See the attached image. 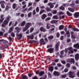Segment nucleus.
<instances>
[{
  "mask_svg": "<svg viewBox=\"0 0 79 79\" xmlns=\"http://www.w3.org/2000/svg\"><path fill=\"white\" fill-rule=\"evenodd\" d=\"M68 72V69L67 68H65L64 70V71H62V73H63L64 72V73H67V72Z\"/></svg>",
  "mask_w": 79,
  "mask_h": 79,
  "instance_id": "58836bf2",
  "label": "nucleus"
},
{
  "mask_svg": "<svg viewBox=\"0 0 79 79\" xmlns=\"http://www.w3.org/2000/svg\"><path fill=\"white\" fill-rule=\"evenodd\" d=\"M66 66L68 68H69L70 67V64L69 63H67L66 65Z\"/></svg>",
  "mask_w": 79,
  "mask_h": 79,
  "instance_id": "864d4df0",
  "label": "nucleus"
},
{
  "mask_svg": "<svg viewBox=\"0 0 79 79\" xmlns=\"http://www.w3.org/2000/svg\"><path fill=\"white\" fill-rule=\"evenodd\" d=\"M75 58L76 61H78L79 59V54L78 53L76 54L75 56Z\"/></svg>",
  "mask_w": 79,
  "mask_h": 79,
  "instance_id": "4468645a",
  "label": "nucleus"
},
{
  "mask_svg": "<svg viewBox=\"0 0 79 79\" xmlns=\"http://www.w3.org/2000/svg\"><path fill=\"white\" fill-rule=\"evenodd\" d=\"M44 72L41 71L40 72V73H39V76H42L44 74Z\"/></svg>",
  "mask_w": 79,
  "mask_h": 79,
  "instance_id": "cd10ccee",
  "label": "nucleus"
},
{
  "mask_svg": "<svg viewBox=\"0 0 79 79\" xmlns=\"http://www.w3.org/2000/svg\"><path fill=\"white\" fill-rule=\"evenodd\" d=\"M71 39H76V37L73 35H71Z\"/></svg>",
  "mask_w": 79,
  "mask_h": 79,
  "instance_id": "774afa93",
  "label": "nucleus"
},
{
  "mask_svg": "<svg viewBox=\"0 0 79 79\" xmlns=\"http://www.w3.org/2000/svg\"><path fill=\"white\" fill-rule=\"evenodd\" d=\"M16 4L15 3L13 4L12 8L13 9H15V8H16Z\"/></svg>",
  "mask_w": 79,
  "mask_h": 79,
  "instance_id": "de8ad7c7",
  "label": "nucleus"
},
{
  "mask_svg": "<svg viewBox=\"0 0 79 79\" xmlns=\"http://www.w3.org/2000/svg\"><path fill=\"white\" fill-rule=\"evenodd\" d=\"M45 10L47 11V12H50L51 11H52V9L49 8L48 7L46 8Z\"/></svg>",
  "mask_w": 79,
  "mask_h": 79,
  "instance_id": "b1692460",
  "label": "nucleus"
},
{
  "mask_svg": "<svg viewBox=\"0 0 79 79\" xmlns=\"http://www.w3.org/2000/svg\"><path fill=\"white\" fill-rule=\"evenodd\" d=\"M53 4H56V2H53L52 3V5L49 7L50 8H53V7H54V5Z\"/></svg>",
  "mask_w": 79,
  "mask_h": 79,
  "instance_id": "c9c22d12",
  "label": "nucleus"
},
{
  "mask_svg": "<svg viewBox=\"0 0 79 79\" xmlns=\"http://www.w3.org/2000/svg\"><path fill=\"white\" fill-rule=\"evenodd\" d=\"M64 50H63L60 52V58H63V55H64Z\"/></svg>",
  "mask_w": 79,
  "mask_h": 79,
  "instance_id": "f3484780",
  "label": "nucleus"
},
{
  "mask_svg": "<svg viewBox=\"0 0 79 79\" xmlns=\"http://www.w3.org/2000/svg\"><path fill=\"white\" fill-rule=\"evenodd\" d=\"M39 7L38 6L37 7H36V13H39Z\"/></svg>",
  "mask_w": 79,
  "mask_h": 79,
  "instance_id": "37998d69",
  "label": "nucleus"
},
{
  "mask_svg": "<svg viewBox=\"0 0 79 79\" xmlns=\"http://www.w3.org/2000/svg\"><path fill=\"white\" fill-rule=\"evenodd\" d=\"M59 10H62V11H64V10H65L64 7H63V6H61L59 7Z\"/></svg>",
  "mask_w": 79,
  "mask_h": 79,
  "instance_id": "473e14b6",
  "label": "nucleus"
},
{
  "mask_svg": "<svg viewBox=\"0 0 79 79\" xmlns=\"http://www.w3.org/2000/svg\"><path fill=\"white\" fill-rule=\"evenodd\" d=\"M73 47H75V48H77L78 49H79V43H77V44H74L73 45Z\"/></svg>",
  "mask_w": 79,
  "mask_h": 79,
  "instance_id": "412c9836",
  "label": "nucleus"
},
{
  "mask_svg": "<svg viewBox=\"0 0 79 79\" xmlns=\"http://www.w3.org/2000/svg\"><path fill=\"white\" fill-rule=\"evenodd\" d=\"M47 48H52V45H47Z\"/></svg>",
  "mask_w": 79,
  "mask_h": 79,
  "instance_id": "052dcab7",
  "label": "nucleus"
},
{
  "mask_svg": "<svg viewBox=\"0 0 79 79\" xmlns=\"http://www.w3.org/2000/svg\"><path fill=\"white\" fill-rule=\"evenodd\" d=\"M11 35L12 37H15V33H14L13 32H12L11 33Z\"/></svg>",
  "mask_w": 79,
  "mask_h": 79,
  "instance_id": "3c124183",
  "label": "nucleus"
},
{
  "mask_svg": "<svg viewBox=\"0 0 79 79\" xmlns=\"http://www.w3.org/2000/svg\"><path fill=\"white\" fill-rule=\"evenodd\" d=\"M74 18H77L79 17V12H76L73 15Z\"/></svg>",
  "mask_w": 79,
  "mask_h": 79,
  "instance_id": "9d476101",
  "label": "nucleus"
},
{
  "mask_svg": "<svg viewBox=\"0 0 79 79\" xmlns=\"http://www.w3.org/2000/svg\"><path fill=\"white\" fill-rule=\"evenodd\" d=\"M31 23L29 22L26 23L24 28H23V32H26L31 27Z\"/></svg>",
  "mask_w": 79,
  "mask_h": 79,
  "instance_id": "f03ea898",
  "label": "nucleus"
},
{
  "mask_svg": "<svg viewBox=\"0 0 79 79\" xmlns=\"http://www.w3.org/2000/svg\"><path fill=\"white\" fill-rule=\"evenodd\" d=\"M64 27V25H61L59 26V30H62Z\"/></svg>",
  "mask_w": 79,
  "mask_h": 79,
  "instance_id": "c756f323",
  "label": "nucleus"
},
{
  "mask_svg": "<svg viewBox=\"0 0 79 79\" xmlns=\"http://www.w3.org/2000/svg\"><path fill=\"white\" fill-rule=\"evenodd\" d=\"M68 50H69V51L68 52L69 54H73L74 53V51L72 47H69L68 48Z\"/></svg>",
  "mask_w": 79,
  "mask_h": 79,
  "instance_id": "423d86ee",
  "label": "nucleus"
},
{
  "mask_svg": "<svg viewBox=\"0 0 79 79\" xmlns=\"http://www.w3.org/2000/svg\"><path fill=\"white\" fill-rule=\"evenodd\" d=\"M33 42H34V43H37V41L34 40L30 41V44H33Z\"/></svg>",
  "mask_w": 79,
  "mask_h": 79,
  "instance_id": "a18cd8bd",
  "label": "nucleus"
},
{
  "mask_svg": "<svg viewBox=\"0 0 79 79\" xmlns=\"http://www.w3.org/2000/svg\"><path fill=\"white\" fill-rule=\"evenodd\" d=\"M48 50L50 53H52L54 51V48H49L48 49Z\"/></svg>",
  "mask_w": 79,
  "mask_h": 79,
  "instance_id": "f8f14e48",
  "label": "nucleus"
},
{
  "mask_svg": "<svg viewBox=\"0 0 79 79\" xmlns=\"http://www.w3.org/2000/svg\"><path fill=\"white\" fill-rule=\"evenodd\" d=\"M5 2L4 1H2L0 2V4H1V6L2 8L4 9L5 8V4H4Z\"/></svg>",
  "mask_w": 79,
  "mask_h": 79,
  "instance_id": "6e6552de",
  "label": "nucleus"
},
{
  "mask_svg": "<svg viewBox=\"0 0 79 79\" xmlns=\"http://www.w3.org/2000/svg\"><path fill=\"white\" fill-rule=\"evenodd\" d=\"M14 28V27H10L9 30V33H11V32H12V31H13V30Z\"/></svg>",
  "mask_w": 79,
  "mask_h": 79,
  "instance_id": "72a5a7b5",
  "label": "nucleus"
},
{
  "mask_svg": "<svg viewBox=\"0 0 79 79\" xmlns=\"http://www.w3.org/2000/svg\"><path fill=\"white\" fill-rule=\"evenodd\" d=\"M22 79H27V77L26 75H24L23 76Z\"/></svg>",
  "mask_w": 79,
  "mask_h": 79,
  "instance_id": "5fc2aeb1",
  "label": "nucleus"
},
{
  "mask_svg": "<svg viewBox=\"0 0 79 79\" xmlns=\"http://www.w3.org/2000/svg\"><path fill=\"white\" fill-rule=\"evenodd\" d=\"M67 15L68 16H73V15L71 13L69 12V11H67L66 12Z\"/></svg>",
  "mask_w": 79,
  "mask_h": 79,
  "instance_id": "393cba45",
  "label": "nucleus"
},
{
  "mask_svg": "<svg viewBox=\"0 0 79 79\" xmlns=\"http://www.w3.org/2000/svg\"><path fill=\"white\" fill-rule=\"evenodd\" d=\"M43 13H46V11H45V10H43L40 11V12L39 14L40 15H42Z\"/></svg>",
  "mask_w": 79,
  "mask_h": 79,
  "instance_id": "2f4dec72",
  "label": "nucleus"
},
{
  "mask_svg": "<svg viewBox=\"0 0 79 79\" xmlns=\"http://www.w3.org/2000/svg\"><path fill=\"white\" fill-rule=\"evenodd\" d=\"M72 30H73V31H77V32H79V29L76 28H73L72 29Z\"/></svg>",
  "mask_w": 79,
  "mask_h": 79,
  "instance_id": "e433bc0d",
  "label": "nucleus"
},
{
  "mask_svg": "<svg viewBox=\"0 0 79 79\" xmlns=\"http://www.w3.org/2000/svg\"><path fill=\"white\" fill-rule=\"evenodd\" d=\"M48 76L49 78H51V77H52V74H51V73L49 72L48 73Z\"/></svg>",
  "mask_w": 79,
  "mask_h": 79,
  "instance_id": "09e8293b",
  "label": "nucleus"
},
{
  "mask_svg": "<svg viewBox=\"0 0 79 79\" xmlns=\"http://www.w3.org/2000/svg\"><path fill=\"white\" fill-rule=\"evenodd\" d=\"M3 34L4 33L3 32L0 31V37H2L3 35Z\"/></svg>",
  "mask_w": 79,
  "mask_h": 79,
  "instance_id": "49530a36",
  "label": "nucleus"
},
{
  "mask_svg": "<svg viewBox=\"0 0 79 79\" xmlns=\"http://www.w3.org/2000/svg\"><path fill=\"white\" fill-rule=\"evenodd\" d=\"M70 6H71V7H72V8H76L75 7V3H71L70 4Z\"/></svg>",
  "mask_w": 79,
  "mask_h": 79,
  "instance_id": "aec40b11",
  "label": "nucleus"
},
{
  "mask_svg": "<svg viewBox=\"0 0 79 79\" xmlns=\"http://www.w3.org/2000/svg\"><path fill=\"white\" fill-rule=\"evenodd\" d=\"M48 69L49 71H51V72H52V71H53V67L52 66L49 67L48 68Z\"/></svg>",
  "mask_w": 79,
  "mask_h": 79,
  "instance_id": "6ab92c4d",
  "label": "nucleus"
},
{
  "mask_svg": "<svg viewBox=\"0 0 79 79\" xmlns=\"http://www.w3.org/2000/svg\"><path fill=\"white\" fill-rule=\"evenodd\" d=\"M53 38H54L53 35L49 36L48 37V39L49 41H50L52 39H53Z\"/></svg>",
  "mask_w": 79,
  "mask_h": 79,
  "instance_id": "dca6fc26",
  "label": "nucleus"
},
{
  "mask_svg": "<svg viewBox=\"0 0 79 79\" xmlns=\"http://www.w3.org/2000/svg\"><path fill=\"white\" fill-rule=\"evenodd\" d=\"M16 36L17 37L18 40H20L23 37V35L21 33L19 34V35H18V33H17Z\"/></svg>",
  "mask_w": 79,
  "mask_h": 79,
  "instance_id": "0eeeda50",
  "label": "nucleus"
},
{
  "mask_svg": "<svg viewBox=\"0 0 79 79\" xmlns=\"http://www.w3.org/2000/svg\"><path fill=\"white\" fill-rule=\"evenodd\" d=\"M48 16L49 17H52V16H53V15L51 13H49L48 14Z\"/></svg>",
  "mask_w": 79,
  "mask_h": 79,
  "instance_id": "ea45409f",
  "label": "nucleus"
},
{
  "mask_svg": "<svg viewBox=\"0 0 79 79\" xmlns=\"http://www.w3.org/2000/svg\"><path fill=\"white\" fill-rule=\"evenodd\" d=\"M46 17H47V15L44 14L42 15L41 19L43 20L45 19Z\"/></svg>",
  "mask_w": 79,
  "mask_h": 79,
  "instance_id": "2eb2a0df",
  "label": "nucleus"
},
{
  "mask_svg": "<svg viewBox=\"0 0 79 79\" xmlns=\"http://www.w3.org/2000/svg\"><path fill=\"white\" fill-rule=\"evenodd\" d=\"M69 73V77L70 78H74L75 77V76H76V74L74 73V72H72L71 71H70Z\"/></svg>",
  "mask_w": 79,
  "mask_h": 79,
  "instance_id": "7ed1b4c3",
  "label": "nucleus"
},
{
  "mask_svg": "<svg viewBox=\"0 0 79 79\" xmlns=\"http://www.w3.org/2000/svg\"><path fill=\"white\" fill-rule=\"evenodd\" d=\"M15 29L16 30V31H17V32L18 33H19V31H21V28L18 27H15Z\"/></svg>",
  "mask_w": 79,
  "mask_h": 79,
  "instance_id": "5701e85b",
  "label": "nucleus"
},
{
  "mask_svg": "<svg viewBox=\"0 0 79 79\" xmlns=\"http://www.w3.org/2000/svg\"><path fill=\"white\" fill-rule=\"evenodd\" d=\"M64 13L62 12H60L59 13V15H64Z\"/></svg>",
  "mask_w": 79,
  "mask_h": 79,
  "instance_id": "338daca9",
  "label": "nucleus"
},
{
  "mask_svg": "<svg viewBox=\"0 0 79 79\" xmlns=\"http://www.w3.org/2000/svg\"><path fill=\"white\" fill-rule=\"evenodd\" d=\"M26 21H23L21 23V24H20V26L21 27H23V26H24V25H25V24H26Z\"/></svg>",
  "mask_w": 79,
  "mask_h": 79,
  "instance_id": "a878e982",
  "label": "nucleus"
},
{
  "mask_svg": "<svg viewBox=\"0 0 79 79\" xmlns=\"http://www.w3.org/2000/svg\"><path fill=\"white\" fill-rule=\"evenodd\" d=\"M61 76L62 78H65V77H66V75L65 74L62 75Z\"/></svg>",
  "mask_w": 79,
  "mask_h": 79,
  "instance_id": "6e6d98bb",
  "label": "nucleus"
},
{
  "mask_svg": "<svg viewBox=\"0 0 79 79\" xmlns=\"http://www.w3.org/2000/svg\"><path fill=\"white\" fill-rule=\"evenodd\" d=\"M60 44V41L58 42L55 45V51L56 52H58L59 51V46Z\"/></svg>",
  "mask_w": 79,
  "mask_h": 79,
  "instance_id": "20e7f679",
  "label": "nucleus"
},
{
  "mask_svg": "<svg viewBox=\"0 0 79 79\" xmlns=\"http://www.w3.org/2000/svg\"><path fill=\"white\" fill-rule=\"evenodd\" d=\"M40 44H41L42 45H45V44H46V43L45 42V41H44V38H42L40 40Z\"/></svg>",
  "mask_w": 79,
  "mask_h": 79,
  "instance_id": "9b49d317",
  "label": "nucleus"
},
{
  "mask_svg": "<svg viewBox=\"0 0 79 79\" xmlns=\"http://www.w3.org/2000/svg\"><path fill=\"white\" fill-rule=\"evenodd\" d=\"M53 75L55 76H60V73L56 71H54L53 73Z\"/></svg>",
  "mask_w": 79,
  "mask_h": 79,
  "instance_id": "1a4fd4ad",
  "label": "nucleus"
},
{
  "mask_svg": "<svg viewBox=\"0 0 79 79\" xmlns=\"http://www.w3.org/2000/svg\"><path fill=\"white\" fill-rule=\"evenodd\" d=\"M11 19V17L8 16L7 17L6 19L5 20L2 24V27H5V26L8 24V23L10 21V19Z\"/></svg>",
  "mask_w": 79,
  "mask_h": 79,
  "instance_id": "f257e3e1",
  "label": "nucleus"
},
{
  "mask_svg": "<svg viewBox=\"0 0 79 79\" xmlns=\"http://www.w3.org/2000/svg\"><path fill=\"white\" fill-rule=\"evenodd\" d=\"M70 63H73V64H74V62H75L74 59L73 58L71 59L70 61Z\"/></svg>",
  "mask_w": 79,
  "mask_h": 79,
  "instance_id": "4c0bfd02",
  "label": "nucleus"
},
{
  "mask_svg": "<svg viewBox=\"0 0 79 79\" xmlns=\"http://www.w3.org/2000/svg\"><path fill=\"white\" fill-rule=\"evenodd\" d=\"M51 26V25L49 23H48L46 25L47 28V29H50V27Z\"/></svg>",
  "mask_w": 79,
  "mask_h": 79,
  "instance_id": "bb28decb",
  "label": "nucleus"
},
{
  "mask_svg": "<svg viewBox=\"0 0 79 79\" xmlns=\"http://www.w3.org/2000/svg\"><path fill=\"white\" fill-rule=\"evenodd\" d=\"M58 20H52L50 22V23H51V24H55V23H58Z\"/></svg>",
  "mask_w": 79,
  "mask_h": 79,
  "instance_id": "4be33fe9",
  "label": "nucleus"
},
{
  "mask_svg": "<svg viewBox=\"0 0 79 79\" xmlns=\"http://www.w3.org/2000/svg\"><path fill=\"white\" fill-rule=\"evenodd\" d=\"M3 44H5V45L7 44H8V41H5L3 43Z\"/></svg>",
  "mask_w": 79,
  "mask_h": 79,
  "instance_id": "bf43d9fd",
  "label": "nucleus"
},
{
  "mask_svg": "<svg viewBox=\"0 0 79 79\" xmlns=\"http://www.w3.org/2000/svg\"><path fill=\"white\" fill-rule=\"evenodd\" d=\"M32 9H33V7H32V6H31L28 9V11H30L32 10Z\"/></svg>",
  "mask_w": 79,
  "mask_h": 79,
  "instance_id": "79ce46f5",
  "label": "nucleus"
},
{
  "mask_svg": "<svg viewBox=\"0 0 79 79\" xmlns=\"http://www.w3.org/2000/svg\"><path fill=\"white\" fill-rule=\"evenodd\" d=\"M52 13L53 15H56V14L57 13V10H53L52 11Z\"/></svg>",
  "mask_w": 79,
  "mask_h": 79,
  "instance_id": "f704fd0d",
  "label": "nucleus"
},
{
  "mask_svg": "<svg viewBox=\"0 0 79 79\" xmlns=\"http://www.w3.org/2000/svg\"><path fill=\"white\" fill-rule=\"evenodd\" d=\"M35 15H36V12H35V9H34L33 11L32 15L33 16H34Z\"/></svg>",
  "mask_w": 79,
  "mask_h": 79,
  "instance_id": "a19ab883",
  "label": "nucleus"
},
{
  "mask_svg": "<svg viewBox=\"0 0 79 79\" xmlns=\"http://www.w3.org/2000/svg\"><path fill=\"white\" fill-rule=\"evenodd\" d=\"M27 37L29 38V39H30L31 40H32L34 39V35H32L31 36L28 35L27 36Z\"/></svg>",
  "mask_w": 79,
  "mask_h": 79,
  "instance_id": "c85d7f7f",
  "label": "nucleus"
},
{
  "mask_svg": "<svg viewBox=\"0 0 79 79\" xmlns=\"http://www.w3.org/2000/svg\"><path fill=\"white\" fill-rule=\"evenodd\" d=\"M67 28L66 27H65L64 29V31L65 32H66V34L67 35V37H70V33L69 32V31H67Z\"/></svg>",
  "mask_w": 79,
  "mask_h": 79,
  "instance_id": "39448f33",
  "label": "nucleus"
},
{
  "mask_svg": "<svg viewBox=\"0 0 79 79\" xmlns=\"http://www.w3.org/2000/svg\"><path fill=\"white\" fill-rule=\"evenodd\" d=\"M71 40L70 39H68L67 40V43H69V42H70Z\"/></svg>",
  "mask_w": 79,
  "mask_h": 79,
  "instance_id": "e2e57ef3",
  "label": "nucleus"
},
{
  "mask_svg": "<svg viewBox=\"0 0 79 79\" xmlns=\"http://www.w3.org/2000/svg\"><path fill=\"white\" fill-rule=\"evenodd\" d=\"M61 63L63 64H66V61L64 60H61Z\"/></svg>",
  "mask_w": 79,
  "mask_h": 79,
  "instance_id": "4d7b16f0",
  "label": "nucleus"
},
{
  "mask_svg": "<svg viewBox=\"0 0 79 79\" xmlns=\"http://www.w3.org/2000/svg\"><path fill=\"white\" fill-rule=\"evenodd\" d=\"M44 41L45 42V43H46V44L47 42H48V39H47V38L46 37V38H44Z\"/></svg>",
  "mask_w": 79,
  "mask_h": 79,
  "instance_id": "13d9d810",
  "label": "nucleus"
},
{
  "mask_svg": "<svg viewBox=\"0 0 79 79\" xmlns=\"http://www.w3.org/2000/svg\"><path fill=\"white\" fill-rule=\"evenodd\" d=\"M52 19H58V17L57 15H55L53 16Z\"/></svg>",
  "mask_w": 79,
  "mask_h": 79,
  "instance_id": "7c9ffc66",
  "label": "nucleus"
},
{
  "mask_svg": "<svg viewBox=\"0 0 79 79\" xmlns=\"http://www.w3.org/2000/svg\"><path fill=\"white\" fill-rule=\"evenodd\" d=\"M40 31H41V32H46L47 31V30L45 28H43V27H41L40 29Z\"/></svg>",
  "mask_w": 79,
  "mask_h": 79,
  "instance_id": "ddd939ff",
  "label": "nucleus"
},
{
  "mask_svg": "<svg viewBox=\"0 0 79 79\" xmlns=\"http://www.w3.org/2000/svg\"><path fill=\"white\" fill-rule=\"evenodd\" d=\"M68 10L69 11H70V12H74L75 11V10H74V8H71L70 7H69L68 8Z\"/></svg>",
  "mask_w": 79,
  "mask_h": 79,
  "instance_id": "a211bd4d",
  "label": "nucleus"
},
{
  "mask_svg": "<svg viewBox=\"0 0 79 79\" xmlns=\"http://www.w3.org/2000/svg\"><path fill=\"white\" fill-rule=\"evenodd\" d=\"M34 27H32L31 28L30 30V33H31V32H33V31H34Z\"/></svg>",
  "mask_w": 79,
  "mask_h": 79,
  "instance_id": "c03bdc74",
  "label": "nucleus"
},
{
  "mask_svg": "<svg viewBox=\"0 0 79 79\" xmlns=\"http://www.w3.org/2000/svg\"><path fill=\"white\" fill-rule=\"evenodd\" d=\"M59 62V59H56L54 60V62L55 63H58V62Z\"/></svg>",
  "mask_w": 79,
  "mask_h": 79,
  "instance_id": "69168bd1",
  "label": "nucleus"
},
{
  "mask_svg": "<svg viewBox=\"0 0 79 79\" xmlns=\"http://www.w3.org/2000/svg\"><path fill=\"white\" fill-rule=\"evenodd\" d=\"M31 15H32V12H31L29 13L28 14L27 16H28V17H29L31 16Z\"/></svg>",
  "mask_w": 79,
  "mask_h": 79,
  "instance_id": "0e129e2a",
  "label": "nucleus"
},
{
  "mask_svg": "<svg viewBox=\"0 0 79 79\" xmlns=\"http://www.w3.org/2000/svg\"><path fill=\"white\" fill-rule=\"evenodd\" d=\"M8 10H9V6H6L5 9V11H8Z\"/></svg>",
  "mask_w": 79,
  "mask_h": 79,
  "instance_id": "603ef678",
  "label": "nucleus"
},
{
  "mask_svg": "<svg viewBox=\"0 0 79 79\" xmlns=\"http://www.w3.org/2000/svg\"><path fill=\"white\" fill-rule=\"evenodd\" d=\"M60 33L59 32H57L56 34V36L57 38H59L60 37Z\"/></svg>",
  "mask_w": 79,
  "mask_h": 79,
  "instance_id": "8fccbe9b",
  "label": "nucleus"
},
{
  "mask_svg": "<svg viewBox=\"0 0 79 79\" xmlns=\"http://www.w3.org/2000/svg\"><path fill=\"white\" fill-rule=\"evenodd\" d=\"M32 5V3L30 2L28 3V7H29V6H31Z\"/></svg>",
  "mask_w": 79,
  "mask_h": 79,
  "instance_id": "680f3d73",
  "label": "nucleus"
}]
</instances>
